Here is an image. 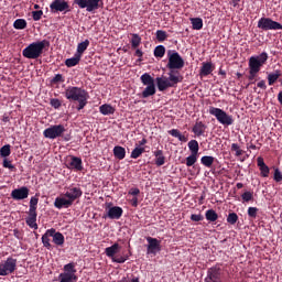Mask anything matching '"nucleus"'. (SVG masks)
Returning a JSON list of instances; mask_svg holds the SVG:
<instances>
[{
  "label": "nucleus",
  "instance_id": "1",
  "mask_svg": "<svg viewBox=\"0 0 282 282\" xmlns=\"http://www.w3.org/2000/svg\"><path fill=\"white\" fill-rule=\"evenodd\" d=\"M48 45L46 40L33 42L22 51V55L29 59H36L43 55V50Z\"/></svg>",
  "mask_w": 282,
  "mask_h": 282
},
{
  "label": "nucleus",
  "instance_id": "2",
  "mask_svg": "<svg viewBox=\"0 0 282 282\" xmlns=\"http://www.w3.org/2000/svg\"><path fill=\"white\" fill-rule=\"evenodd\" d=\"M269 58L268 53L263 52L260 55H254L249 58V79L253 80L261 67L267 63Z\"/></svg>",
  "mask_w": 282,
  "mask_h": 282
},
{
  "label": "nucleus",
  "instance_id": "3",
  "mask_svg": "<svg viewBox=\"0 0 282 282\" xmlns=\"http://www.w3.org/2000/svg\"><path fill=\"white\" fill-rule=\"evenodd\" d=\"M183 80V76L180 72H170L167 77H158L156 85L160 91H164L166 88L174 87Z\"/></svg>",
  "mask_w": 282,
  "mask_h": 282
},
{
  "label": "nucleus",
  "instance_id": "4",
  "mask_svg": "<svg viewBox=\"0 0 282 282\" xmlns=\"http://www.w3.org/2000/svg\"><path fill=\"white\" fill-rule=\"evenodd\" d=\"M167 57L169 63L166 67L170 69V72H178L177 69H182L184 67L185 62L176 51H167Z\"/></svg>",
  "mask_w": 282,
  "mask_h": 282
},
{
  "label": "nucleus",
  "instance_id": "5",
  "mask_svg": "<svg viewBox=\"0 0 282 282\" xmlns=\"http://www.w3.org/2000/svg\"><path fill=\"white\" fill-rule=\"evenodd\" d=\"M77 270L75 263L70 262L64 265L63 272L58 275V282H77L78 276L76 275Z\"/></svg>",
  "mask_w": 282,
  "mask_h": 282
},
{
  "label": "nucleus",
  "instance_id": "6",
  "mask_svg": "<svg viewBox=\"0 0 282 282\" xmlns=\"http://www.w3.org/2000/svg\"><path fill=\"white\" fill-rule=\"evenodd\" d=\"M64 95L69 101H79L83 98L88 97V93L85 89L74 86L67 87Z\"/></svg>",
  "mask_w": 282,
  "mask_h": 282
},
{
  "label": "nucleus",
  "instance_id": "7",
  "mask_svg": "<svg viewBox=\"0 0 282 282\" xmlns=\"http://www.w3.org/2000/svg\"><path fill=\"white\" fill-rule=\"evenodd\" d=\"M209 113L215 116L219 123L224 126H231L234 123L232 116L228 115L225 110L216 107L209 108Z\"/></svg>",
  "mask_w": 282,
  "mask_h": 282
},
{
  "label": "nucleus",
  "instance_id": "8",
  "mask_svg": "<svg viewBox=\"0 0 282 282\" xmlns=\"http://www.w3.org/2000/svg\"><path fill=\"white\" fill-rule=\"evenodd\" d=\"M17 271V259L9 257L0 263V276H8Z\"/></svg>",
  "mask_w": 282,
  "mask_h": 282
},
{
  "label": "nucleus",
  "instance_id": "9",
  "mask_svg": "<svg viewBox=\"0 0 282 282\" xmlns=\"http://www.w3.org/2000/svg\"><path fill=\"white\" fill-rule=\"evenodd\" d=\"M223 269L219 265H214L207 270L204 282H223Z\"/></svg>",
  "mask_w": 282,
  "mask_h": 282
},
{
  "label": "nucleus",
  "instance_id": "10",
  "mask_svg": "<svg viewBox=\"0 0 282 282\" xmlns=\"http://www.w3.org/2000/svg\"><path fill=\"white\" fill-rule=\"evenodd\" d=\"M258 28L262 31H276L282 30V24L276 21H273L270 18H261L258 22Z\"/></svg>",
  "mask_w": 282,
  "mask_h": 282
},
{
  "label": "nucleus",
  "instance_id": "11",
  "mask_svg": "<svg viewBox=\"0 0 282 282\" xmlns=\"http://www.w3.org/2000/svg\"><path fill=\"white\" fill-rule=\"evenodd\" d=\"M64 132H65V128L63 124H54L45 129L43 134L47 139H56L61 137Z\"/></svg>",
  "mask_w": 282,
  "mask_h": 282
},
{
  "label": "nucleus",
  "instance_id": "12",
  "mask_svg": "<svg viewBox=\"0 0 282 282\" xmlns=\"http://www.w3.org/2000/svg\"><path fill=\"white\" fill-rule=\"evenodd\" d=\"M102 0H74L80 9H86L87 12H93L99 9V2Z\"/></svg>",
  "mask_w": 282,
  "mask_h": 282
},
{
  "label": "nucleus",
  "instance_id": "13",
  "mask_svg": "<svg viewBox=\"0 0 282 282\" xmlns=\"http://www.w3.org/2000/svg\"><path fill=\"white\" fill-rule=\"evenodd\" d=\"M50 11L52 13H67L69 11V4L65 0H54L50 4Z\"/></svg>",
  "mask_w": 282,
  "mask_h": 282
},
{
  "label": "nucleus",
  "instance_id": "14",
  "mask_svg": "<svg viewBox=\"0 0 282 282\" xmlns=\"http://www.w3.org/2000/svg\"><path fill=\"white\" fill-rule=\"evenodd\" d=\"M147 254L156 256L161 251V241L156 238L148 237Z\"/></svg>",
  "mask_w": 282,
  "mask_h": 282
},
{
  "label": "nucleus",
  "instance_id": "15",
  "mask_svg": "<svg viewBox=\"0 0 282 282\" xmlns=\"http://www.w3.org/2000/svg\"><path fill=\"white\" fill-rule=\"evenodd\" d=\"M29 195H30V189L25 186L15 188L11 192L12 199H15L17 202H21V199H28Z\"/></svg>",
  "mask_w": 282,
  "mask_h": 282
},
{
  "label": "nucleus",
  "instance_id": "16",
  "mask_svg": "<svg viewBox=\"0 0 282 282\" xmlns=\"http://www.w3.org/2000/svg\"><path fill=\"white\" fill-rule=\"evenodd\" d=\"M82 195H83V192L79 187H68L64 194V197H67L68 200L73 204L75 199H79Z\"/></svg>",
  "mask_w": 282,
  "mask_h": 282
},
{
  "label": "nucleus",
  "instance_id": "17",
  "mask_svg": "<svg viewBox=\"0 0 282 282\" xmlns=\"http://www.w3.org/2000/svg\"><path fill=\"white\" fill-rule=\"evenodd\" d=\"M72 204L73 203L64 195L56 197L54 200V206H55V208H58V210H61V208H69V206H72Z\"/></svg>",
  "mask_w": 282,
  "mask_h": 282
},
{
  "label": "nucleus",
  "instance_id": "18",
  "mask_svg": "<svg viewBox=\"0 0 282 282\" xmlns=\"http://www.w3.org/2000/svg\"><path fill=\"white\" fill-rule=\"evenodd\" d=\"M51 238L53 239V243L57 247H63L64 246V242H65V238L64 236L56 231L54 228H51Z\"/></svg>",
  "mask_w": 282,
  "mask_h": 282
},
{
  "label": "nucleus",
  "instance_id": "19",
  "mask_svg": "<svg viewBox=\"0 0 282 282\" xmlns=\"http://www.w3.org/2000/svg\"><path fill=\"white\" fill-rule=\"evenodd\" d=\"M67 167L74 171H83L82 159L77 156H70V161L68 162Z\"/></svg>",
  "mask_w": 282,
  "mask_h": 282
},
{
  "label": "nucleus",
  "instance_id": "20",
  "mask_svg": "<svg viewBox=\"0 0 282 282\" xmlns=\"http://www.w3.org/2000/svg\"><path fill=\"white\" fill-rule=\"evenodd\" d=\"M122 208L118 206L110 207L107 213L109 219H120L122 217Z\"/></svg>",
  "mask_w": 282,
  "mask_h": 282
},
{
  "label": "nucleus",
  "instance_id": "21",
  "mask_svg": "<svg viewBox=\"0 0 282 282\" xmlns=\"http://www.w3.org/2000/svg\"><path fill=\"white\" fill-rule=\"evenodd\" d=\"M36 212H29V216L26 217V225L33 230H39V225L36 224Z\"/></svg>",
  "mask_w": 282,
  "mask_h": 282
},
{
  "label": "nucleus",
  "instance_id": "22",
  "mask_svg": "<svg viewBox=\"0 0 282 282\" xmlns=\"http://www.w3.org/2000/svg\"><path fill=\"white\" fill-rule=\"evenodd\" d=\"M207 126L202 122V121H197L194 127H193V132L197 135L200 137L205 133Z\"/></svg>",
  "mask_w": 282,
  "mask_h": 282
},
{
  "label": "nucleus",
  "instance_id": "23",
  "mask_svg": "<svg viewBox=\"0 0 282 282\" xmlns=\"http://www.w3.org/2000/svg\"><path fill=\"white\" fill-rule=\"evenodd\" d=\"M53 231L51 229H47L46 232L42 236V243L43 247L46 248L47 250H52V245L50 242V238H52Z\"/></svg>",
  "mask_w": 282,
  "mask_h": 282
},
{
  "label": "nucleus",
  "instance_id": "24",
  "mask_svg": "<svg viewBox=\"0 0 282 282\" xmlns=\"http://www.w3.org/2000/svg\"><path fill=\"white\" fill-rule=\"evenodd\" d=\"M153 155L155 156L156 166H163V164H165V156L163 155L162 150L154 151Z\"/></svg>",
  "mask_w": 282,
  "mask_h": 282
},
{
  "label": "nucleus",
  "instance_id": "25",
  "mask_svg": "<svg viewBox=\"0 0 282 282\" xmlns=\"http://www.w3.org/2000/svg\"><path fill=\"white\" fill-rule=\"evenodd\" d=\"M113 155H115V158H117V160H124L126 149L120 145H116L113 148Z\"/></svg>",
  "mask_w": 282,
  "mask_h": 282
},
{
  "label": "nucleus",
  "instance_id": "26",
  "mask_svg": "<svg viewBox=\"0 0 282 282\" xmlns=\"http://www.w3.org/2000/svg\"><path fill=\"white\" fill-rule=\"evenodd\" d=\"M99 111L104 115V116H109V115H113L116 109L108 105V104H105V105H101L99 107Z\"/></svg>",
  "mask_w": 282,
  "mask_h": 282
},
{
  "label": "nucleus",
  "instance_id": "27",
  "mask_svg": "<svg viewBox=\"0 0 282 282\" xmlns=\"http://www.w3.org/2000/svg\"><path fill=\"white\" fill-rule=\"evenodd\" d=\"M119 250V245L118 243H113L111 247L106 248L105 253L108 258H112L115 257V254H117Z\"/></svg>",
  "mask_w": 282,
  "mask_h": 282
},
{
  "label": "nucleus",
  "instance_id": "28",
  "mask_svg": "<svg viewBox=\"0 0 282 282\" xmlns=\"http://www.w3.org/2000/svg\"><path fill=\"white\" fill-rule=\"evenodd\" d=\"M188 149H189L192 155H198L199 144L196 140H191L188 142Z\"/></svg>",
  "mask_w": 282,
  "mask_h": 282
},
{
  "label": "nucleus",
  "instance_id": "29",
  "mask_svg": "<svg viewBox=\"0 0 282 282\" xmlns=\"http://www.w3.org/2000/svg\"><path fill=\"white\" fill-rule=\"evenodd\" d=\"M202 165L206 166L207 169H212L214 162H215V158L214 156H208L205 155L200 159Z\"/></svg>",
  "mask_w": 282,
  "mask_h": 282
},
{
  "label": "nucleus",
  "instance_id": "30",
  "mask_svg": "<svg viewBox=\"0 0 282 282\" xmlns=\"http://www.w3.org/2000/svg\"><path fill=\"white\" fill-rule=\"evenodd\" d=\"M80 57H82V56H80L79 54H75L74 57L67 58V59L65 61V65H66L67 67H74V66H76V65L79 63Z\"/></svg>",
  "mask_w": 282,
  "mask_h": 282
},
{
  "label": "nucleus",
  "instance_id": "31",
  "mask_svg": "<svg viewBox=\"0 0 282 282\" xmlns=\"http://www.w3.org/2000/svg\"><path fill=\"white\" fill-rule=\"evenodd\" d=\"M156 93L155 85L147 86V88L142 91L141 97L148 98L153 96Z\"/></svg>",
  "mask_w": 282,
  "mask_h": 282
},
{
  "label": "nucleus",
  "instance_id": "32",
  "mask_svg": "<svg viewBox=\"0 0 282 282\" xmlns=\"http://www.w3.org/2000/svg\"><path fill=\"white\" fill-rule=\"evenodd\" d=\"M207 221L216 223L218 219V214L214 209H208L205 214Z\"/></svg>",
  "mask_w": 282,
  "mask_h": 282
},
{
  "label": "nucleus",
  "instance_id": "33",
  "mask_svg": "<svg viewBox=\"0 0 282 282\" xmlns=\"http://www.w3.org/2000/svg\"><path fill=\"white\" fill-rule=\"evenodd\" d=\"M281 72L279 69H276L274 73H270L268 75V82H269V85L272 86L281 76Z\"/></svg>",
  "mask_w": 282,
  "mask_h": 282
},
{
  "label": "nucleus",
  "instance_id": "34",
  "mask_svg": "<svg viewBox=\"0 0 282 282\" xmlns=\"http://www.w3.org/2000/svg\"><path fill=\"white\" fill-rule=\"evenodd\" d=\"M169 133H170L172 137L177 138L181 142H186V141L188 140L187 137L183 135V134L181 133V131L177 130V129H172V130L169 131Z\"/></svg>",
  "mask_w": 282,
  "mask_h": 282
},
{
  "label": "nucleus",
  "instance_id": "35",
  "mask_svg": "<svg viewBox=\"0 0 282 282\" xmlns=\"http://www.w3.org/2000/svg\"><path fill=\"white\" fill-rule=\"evenodd\" d=\"M141 82L144 86H155L154 79L148 73L141 76Z\"/></svg>",
  "mask_w": 282,
  "mask_h": 282
},
{
  "label": "nucleus",
  "instance_id": "36",
  "mask_svg": "<svg viewBox=\"0 0 282 282\" xmlns=\"http://www.w3.org/2000/svg\"><path fill=\"white\" fill-rule=\"evenodd\" d=\"M213 72V64L212 63H204L203 67L200 68V75L202 76H207L212 74Z\"/></svg>",
  "mask_w": 282,
  "mask_h": 282
},
{
  "label": "nucleus",
  "instance_id": "37",
  "mask_svg": "<svg viewBox=\"0 0 282 282\" xmlns=\"http://www.w3.org/2000/svg\"><path fill=\"white\" fill-rule=\"evenodd\" d=\"M13 28L17 30H24L28 28V21L25 19H18L14 21Z\"/></svg>",
  "mask_w": 282,
  "mask_h": 282
},
{
  "label": "nucleus",
  "instance_id": "38",
  "mask_svg": "<svg viewBox=\"0 0 282 282\" xmlns=\"http://www.w3.org/2000/svg\"><path fill=\"white\" fill-rule=\"evenodd\" d=\"M144 151V148L137 145L135 149L132 150L130 158H132V160H138Z\"/></svg>",
  "mask_w": 282,
  "mask_h": 282
},
{
  "label": "nucleus",
  "instance_id": "39",
  "mask_svg": "<svg viewBox=\"0 0 282 282\" xmlns=\"http://www.w3.org/2000/svg\"><path fill=\"white\" fill-rule=\"evenodd\" d=\"M191 23L194 30H202L203 29V20L200 18H192Z\"/></svg>",
  "mask_w": 282,
  "mask_h": 282
},
{
  "label": "nucleus",
  "instance_id": "40",
  "mask_svg": "<svg viewBox=\"0 0 282 282\" xmlns=\"http://www.w3.org/2000/svg\"><path fill=\"white\" fill-rule=\"evenodd\" d=\"M89 46V41L85 40L84 42L79 43L77 45V55H79L82 57V54L87 50V47Z\"/></svg>",
  "mask_w": 282,
  "mask_h": 282
},
{
  "label": "nucleus",
  "instance_id": "41",
  "mask_svg": "<svg viewBox=\"0 0 282 282\" xmlns=\"http://www.w3.org/2000/svg\"><path fill=\"white\" fill-rule=\"evenodd\" d=\"M36 206H39V199L36 197H31L29 213H36Z\"/></svg>",
  "mask_w": 282,
  "mask_h": 282
},
{
  "label": "nucleus",
  "instance_id": "42",
  "mask_svg": "<svg viewBox=\"0 0 282 282\" xmlns=\"http://www.w3.org/2000/svg\"><path fill=\"white\" fill-rule=\"evenodd\" d=\"M198 154H191L186 158V166H194L197 162Z\"/></svg>",
  "mask_w": 282,
  "mask_h": 282
},
{
  "label": "nucleus",
  "instance_id": "43",
  "mask_svg": "<svg viewBox=\"0 0 282 282\" xmlns=\"http://www.w3.org/2000/svg\"><path fill=\"white\" fill-rule=\"evenodd\" d=\"M165 54V47L163 45H159L154 50V56L162 58Z\"/></svg>",
  "mask_w": 282,
  "mask_h": 282
},
{
  "label": "nucleus",
  "instance_id": "44",
  "mask_svg": "<svg viewBox=\"0 0 282 282\" xmlns=\"http://www.w3.org/2000/svg\"><path fill=\"white\" fill-rule=\"evenodd\" d=\"M238 215L236 213H230L227 217V223L231 226L236 225L238 221Z\"/></svg>",
  "mask_w": 282,
  "mask_h": 282
},
{
  "label": "nucleus",
  "instance_id": "45",
  "mask_svg": "<svg viewBox=\"0 0 282 282\" xmlns=\"http://www.w3.org/2000/svg\"><path fill=\"white\" fill-rule=\"evenodd\" d=\"M11 150H10V144L3 145L0 149V155L1 158H8L10 156Z\"/></svg>",
  "mask_w": 282,
  "mask_h": 282
},
{
  "label": "nucleus",
  "instance_id": "46",
  "mask_svg": "<svg viewBox=\"0 0 282 282\" xmlns=\"http://www.w3.org/2000/svg\"><path fill=\"white\" fill-rule=\"evenodd\" d=\"M141 44V37L138 34H132L131 45L137 48Z\"/></svg>",
  "mask_w": 282,
  "mask_h": 282
},
{
  "label": "nucleus",
  "instance_id": "47",
  "mask_svg": "<svg viewBox=\"0 0 282 282\" xmlns=\"http://www.w3.org/2000/svg\"><path fill=\"white\" fill-rule=\"evenodd\" d=\"M166 39H167V34H166L165 31H162V30H158V31H156V40H158L159 42H163V41H165Z\"/></svg>",
  "mask_w": 282,
  "mask_h": 282
},
{
  "label": "nucleus",
  "instance_id": "48",
  "mask_svg": "<svg viewBox=\"0 0 282 282\" xmlns=\"http://www.w3.org/2000/svg\"><path fill=\"white\" fill-rule=\"evenodd\" d=\"M231 151H235L236 158H240V155L243 154V151L240 149L239 144L237 143L231 144Z\"/></svg>",
  "mask_w": 282,
  "mask_h": 282
},
{
  "label": "nucleus",
  "instance_id": "49",
  "mask_svg": "<svg viewBox=\"0 0 282 282\" xmlns=\"http://www.w3.org/2000/svg\"><path fill=\"white\" fill-rule=\"evenodd\" d=\"M32 17L34 21H40L43 18V10L33 11Z\"/></svg>",
  "mask_w": 282,
  "mask_h": 282
},
{
  "label": "nucleus",
  "instance_id": "50",
  "mask_svg": "<svg viewBox=\"0 0 282 282\" xmlns=\"http://www.w3.org/2000/svg\"><path fill=\"white\" fill-rule=\"evenodd\" d=\"M258 208L257 207H249L248 209V215L249 217H251L252 219H256L257 215H258Z\"/></svg>",
  "mask_w": 282,
  "mask_h": 282
},
{
  "label": "nucleus",
  "instance_id": "51",
  "mask_svg": "<svg viewBox=\"0 0 282 282\" xmlns=\"http://www.w3.org/2000/svg\"><path fill=\"white\" fill-rule=\"evenodd\" d=\"M243 202H251V199H253V194L251 192H245L241 195Z\"/></svg>",
  "mask_w": 282,
  "mask_h": 282
},
{
  "label": "nucleus",
  "instance_id": "52",
  "mask_svg": "<svg viewBox=\"0 0 282 282\" xmlns=\"http://www.w3.org/2000/svg\"><path fill=\"white\" fill-rule=\"evenodd\" d=\"M192 221L194 223H200L204 219V216L202 214H193L191 216Z\"/></svg>",
  "mask_w": 282,
  "mask_h": 282
},
{
  "label": "nucleus",
  "instance_id": "53",
  "mask_svg": "<svg viewBox=\"0 0 282 282\" xmlns=\"http://www.w3.org/2000/svg\"><path fill=\"white\" fill-rule=\"evenodd\" d=\"M2 166L4 169H10V171H14V165L12 164L11 161H9L8 159L3 160Z\"/></svg>",
  "mask_w": 282,
  "mask_h": 282
},
{
  "label": "nucleus",
  "instance_id": "54",
  "mask_svg": "<svg viewBox=\"0 0 282 282\" xmlns=\"http://www.w3.org/2000/svg\"><path fill=\"white\" fill-rule=\"evenodd\" d=\"M88 97H84L83 99L77 100L78 107L77 110H82L87 105Z\"/></svg>",
  "mask_w": 282,
  "mask_h": 282
},
{
  "label": "nucleus",
  "instance_id": "55",
  "mask_svg": "<svg viewBox=\"0 0 282 282\" xmlns=\"http://www.w3.org/2000/svg\"><path fill=\"white\" fill-rule=\"evenodd\" d=\"M128 260V257H116L112 258V261L118 264H123Z\"/></svg>",
  "mask_w": 282,
  "mask_h": 282
},
{
  "label": "nucleus",
  "instance_id": "56",
  "mask_svg": "<svg viewBox=\"0 0 282 282\" xmlns=\"http://www.w3.org/2000/svg\"><path fill=\"white\" fill-rule=\"evenodd\" d=\"M262 177H269L270 170L267 165L260 167Z\"/></svg>",
  "mask_w": 282,
  "mask_h": 282
},
{
  "label": "nucleus",
  "instance_id": "57",
  "mask_svg": "<svg viewBox=\"0 0 282 282\" xmlns=\"http://www.w3.org/2000/svg\"><path fill=\"white\" fill-rule=\"evenodd\" d=\"M51 82L53 84L63 83L64 78H63V76L61 74H56Z\"/></svg>",
  "mask_w": 282,
  "mask_h": 282
},
{
  "label": "nucleus",
  "instance_id": "58",
  "mask_svg": "<svg viewBox=\"0 0 282 282\" xmlns=\"http://www.w3.org/2000/svg\"><path fill=\"white\" fill-rule=\"evenodd\" d=\"M274 180L276 182H282V172L279 169H275L274 171Z\"/></svg>",
  "mask_w": 282,
  "mask_h": 282
},
{
  "label": "nucleus",
  "instance_id": "59",
  "mask_svg": "<svg viewBox=\"0 0 282 282\" xmlns=\"http://www.w3.org/2000/svg\"><path fill=\"white\" fill-rule=\"evenodd\" d=\"M51 106L54 107L55 109L59 108L62 102L57 98L51 99Z\"/></svg>",
  "mask_w": 282,
  "mask_h": 282
},
{
  "label": "nucleus",
  "instance_id": "60",
  "mask_svg": "<svg viewBox=\"0 0 282 282\" xmlns=\"http://www.w3.org/2000/svg\"><path fill=\"white\" fill-rule=\"evenodd\" d=\"M140 193V189L138 187H132L129 191V195H133V197H137V195Z\"/></svg>",
  "mask_w": 282,
  "mask_h": 282
},
{
  "label": "nucleus",
  "instance_id": "61",
  "mask_svg": "<svg viewBox=\"0 0 282 282\" xmlns=\"http://www.w3.org/2000/svg\"><path fill=\"white\" fill-rule=\"evenodd\" d=\"M267 164L264 163V160L263 158L259 156L258 158V166L259 169H261L262 166H265Z\"/></svg>",
  "mask_w": 282,
  "mask_h": 282
},
{
  "label": "nucleus",
  "instance_id": "62",
  "mask_svg": "<svg viewBox=\"0 0 282 282\" xmlns=\"http://www.w3.org/2000/svg\"><path fill=\"white\" fill-rule=\"evenodd\" d=\"M257 85H258L259 88H262V89L267 88V85H265L264 80L259 82Z\"/></svg>",
  "mask_w": 282,
  "mask_h": 282
},
{
  "label": "nucleus",
  "instance_id": "63",
  "mask_svg": "<svg viewBox=\"0 0 282 282\" xmlns=\"http://www.w3.org/2000/svg\"><path fill=\"white\" fill-rule=\"evenodd\" d=\"M135 56L139 57V61H142V56H143L142 51H141V50H137V51H135Z\"/></svg>",
  "mask_w": 282,
  "mask_h": 282
},
{
  "label": "nucleus",
  "instance_id": "64",
  "mask_svg": "<svg viewBox=\"0 0 282 282\" xmlns=\"http://www.w3.org/2000/svg\"><path fill=\"white\" fill-rule=\"evenodd\" d=\"M278 100H279V102L282 105V91L279 93V95H278Z\"/></svg>",
  "mask_w": 282,
  "mask_h": 282
}]
</instances>
